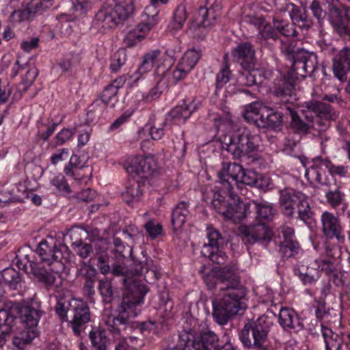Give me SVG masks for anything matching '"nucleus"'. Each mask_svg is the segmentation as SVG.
<instances>
[{
  "instance_id": "obj_6",
  "label": "nucleus",
  "mask_w": 350,
  "mask_h": 350,
  "mask_svg": "<svg viewBox=\"0 0 350 350\" xmlns=\"http://www.w3.org/2000/svg\"><path fill=\"white\" fill-rule=\"evenodd\" d=\"M3 310L7 311L9 316L13 317L14 321L8 327L10 328L9 332L5 334L0 332V336H5L13 331V325L16 319L13 314L17 312L18 317L25 326V329L14 336L13 345L18 349L22 350L38 336L37 325L41 317L40 311L31 307L28 304H17L12 307L11 310Z\"/></svg>"
},
{
  "instance_id": "obj_52",
  "label": "nucleus",
  "mask_w": 350,
  "mask_h": 350,
  "mask_svg": "<svg viewBox=\"0 0 350 350\" xmlns=\"http://www.w3.org/2000/svg\"><path fill=\"white\" fill-rule=\"evenodd\" d=\"M14 321L12 317L9 316V313L3 310H0V332L5 334L9 332L10 323Z\"/></svg>"
},
{
  "instance_id": "obj_9",
  "label": "nucleus",
  "mask_w": 350,
  "mask_h": 350,
  "mask_svg": "<svg viewBox=\"0 0 350 350\" xmlns=\"http://www.w3.org/2000/svg\"><path fill=\"white\" fill-rule=\"evenodd\" d=\"M180 338L182 349L168 350H234L230 342L219 347L217 336L211 331L204 332L200 336H196L193 331L184 332L180 334Z\"/></svg>"
},
{
  "instance_id": "obj_59",
  "label": "nucleus",
  "mask_w": 350,
  "mask_h": 350,
  "mask_svg": "<svg viewBox=\"0 0 350 350\" xmlns=\"http://www.w3.org/2000/svg\"><path fill=\"white\" fill-rule=\"evenodd\" d=\"M326 198L332 206H338L342 200V196L338 191H329L326 193Z\"/></svg>"
},
{
  "instance_id": "obj_24",
  "label": "nucleus",
  "mask_w": 350,
  "mask_h": 350,
  "mask_svg": "<svg viewBox=\"0 0 350 350\" xmlns=\"http://www.w3.org/2000/svg\"><path fill=\"white\" fill-rule=\"evenodd\" d=\"M284 241L280 243V252L283 257L289 258L298 253L299 246L294 241V230L291 227L284 226L282 228Z\"/></svg>"
},
{
  "instance_id": "obj_16",
  "label": "nucleus",
  "mask_w": 350,
  "mask_h": 350,
  "mask_svg": "<svg viewBox=\"0 0 350 350\" xmlns=\"http://www.w3.org/2000/svg\"><path fill=\"white\" fill-rule=\"evenodd\" d=\"M157 162L152 156H135L131 159L129 163L126 166L127 172L137 174L142 177H148L157 170Z\"/></svg>"
},
{
  "instance_id": "obj_21",
  "label": "nucleus",
  "mask_w": 350,
  "mask_h": 350,
  "mask_svg": "<svg viewBox=\"0 0 350 350\" xmlns=\"http://www.w3.org/2000/svg\"><path fill=\"white\" fill-rule=\"evenodd\" d=\"M52 5L50 0L32 1L27 10H15L11 15L14 22L20 23L30 18L31 14L44 11Z\"/></svg>"
},
{
  "instance_id": "obj_14",
  "label": "nucleus",
  "mask_w": 350,
  "mask_h": 350,
  "mask_svg": "<svg viewBox=\"0 0 350 350\" xmlns=\"http://www.w3.org/2000/svg\"><path fill=\"white\" fill-rule=\"evenodd\" d=\"M206 236L208 243L205 244L202 249L201 254L217 264H223L226 260V254L219 246L221 238L219 232L211 226L206 228Z\"/></svg>"
},
{
  "instance_id": "obj_41",
  "label": "nucleus",
  "mask_w": 350,
  "mask_h": 350,
  "mask_svg": "<svg viewBox=\"0 0 350 350\" xmlns=\"http://www.w3.org/2000/svg\"><path fill=\"white\" fill-rule=\"evenodd\" d=\"M142 194L140 185L138 183H133L126 187V190L122 193V197L128 204L138 202Z\"/></svg>"
},
{
  "instance_id": "obj_36",
  "label": "nucleus",
  "mask_w": 350,
  "mask_h": 350,
  "mask_svg": "<svg viewBox=\"0 0 350 350\" xmlns=\"http://www.w3.org/2000/svg\"><path fill=\"white\" fill-rule=\"evenodd\" d=\"M262 128H271L273 129H280L283 123V116L280 113L275 111L273 109L267 107V111L265 113L263 120L260 122Z\"/></svg>"
},
{
  "instance_id": "obj_48",
  "label": "nucleus",
  "mask_w": 350,
  "mask_h": 350,
  "mask_svg": "<svg viewBox=\"0 0 350 350\" xmlns=\"http://www.w3.org/2000/svg\"><path fill=\"white\" fill-rule=\"evenodd\" d=\"M126 61V52L125 49L118 50L112 57L111 68L113 71L118 70Z\"/></svg>"
},
{
  "instance_id": "obj_26",
  "label": "nucleus",
  "mask_w": 350,
  "mask_h": 350,
  "mask_svg": "<svg viewBox=\"0 0 350 350\" xmlns=\"http://www.w3.org/2000/svg\"><path fill=\"white\" fill-rule=\"evenodd\" d=\"M120 23L110 5L103 7L96 16V23L104 30L115 28Z\"/></svg>"
},
{
  "instance_id": "obj_56",
  "label": "nucleus",
  "mask_w": 350,
  "mask_h": 350,
  "mask_svg": "<svg viewBox=\"0 0 350 350\" xmlns=\"http://www.w3.org/2000/svg\"><path fill=\"white\" fill-rule=\"evenodd\" d=\"M69 156V151L67 148H61L57 150L51 157V162L53 165H57L58 163L65 161Z\"/></svg>"
},
{
  "instance_id": "obj_34",
  "label": "nucleus",
  "mask_w": 350,
  "mask_h": 350,
  "mask_svg": "<svg viewBox=\"0 0 350 350\" xmlns=\"http://www.w3.org/2000/svg\"><path fill=\"white\" fill-rule=\"evenodd\" d=\"M189 215L188 206L186 202L177 204L172 212V224L174 230L178 231L182 228Z\"/></svg>"
},
{
  "instance_id": "obj_50",
  "label": "nucleus",
  "mask_w": 350,
  "mask_h": 350,
  "mask_svg": "<svg viewBox=\"0 0 350 350\" xmlns=\"http://www.w3.org/2000/svg\"><path fill=\"white\" fill-rule=\"evenodd\" d=\"M2 277L3 280L11 286H14L21 281L19 273L12 268L3 270Z\"/></svg>"
},
{
  "instance_id": "obj_30",
  "label": "nucleus",
  "mask_w": 350,
  "mask_h": 350,
  "mask_svg": "<svg viewBox=\"0 0 350 350\" xmlns=\"http://www.w3.org/2000/svg\"><path fill=\"white\" fill-rule=\"evenodd\" d=\"M245 69V71L241 73L237 79L238 85L240 86H251L255 84L263 83L262 71L258 69ZM265 75V73H263Z\"/></svg>"
},
{
  "instance_id": "obj_13",
  "label": "nucleus",
  "mask_w": 350,
  "mask_h": 350,
  "mask_svg": "<svg viewBox=\"0 0 350 350\" xmlns=\"http://www.w3.org/2000/svg\"><path fill=\"white\" fill-rule=\"evenodd\" d=\"M335 267L331 260H315L305 270L304 267L299 270V277L305 285L314 284L319 278L321 272L330 275Z\"/></svg>"
},
{
  "instance_id": "obj_37",
  "label": "nucleus",
  "mask_w": 350,
  "mask_h": 350,
  "mask_svg": "<svg viewBox=\"0 0 350 350\" xmlns=\"http://www.w3.org/2000/svg\"><path fill=\"white\" fill-rule=\"evenodd\" d=\"M250 23L254 24L259 29V35L261 38L265 40L273 38L275 37V31L270 24L265 21V19L261 16H256L250 19Z\"/></svg>"
},
{
  "instance_id": "obj_43",
  "label": "nucleus",
  "mask_w": 350,
  "mask_h": 350,
  "mask_svg": "<svg viewBox=\"0 0 350 350\" xmlns=\"http://www.w3.org/2000/svg\"><path fill=\"white\" fill-rule=\"evenodd\" d=\"M88 170V167L85 163H82L80 157L77 155H72L70 159L69 163L65 167L64 172L66 176H74L78 171H85Z\"/></svg>"
},
{
  "instance_id": "obj_7",
  "label": "nucleus",
  "mask_w": 350,
  "mask_h": 350,
  "mask_svg": "<svg viewBox=\"0 0 350 350\" xmlns=\"http://www.w3.org/2000/svg\"><path fill=\"white\" fill-rule=\"evenodd\" d=\"M260 136L248 129L242 128L232 134H226L222 139L223 148L234 158L246 157L255 160L259 150Z\"/></svg>"
},
{
  "instance_id": "obj_18",
  "label": "nucleus",
  "mask_w": 350,
  "mask_h": 350,
  "mask_svg": "<svg viewBox=\"0 0 350 350\" xmlns=\"http://www.w3.org/2000/svg\"><path fill=\"white\" fill-rule=\"evenodd\" d=\"M323 231L327 238L336 237L339 242L344 241V235L339 220L329 212H324L321 215Z\"/></svg>"
},
{
  "instance_id": "obj_58",
  "label": "nucleus",
  "mask_w": 350,
  "mask_h": 350,
  "mask_svg": "<svg viewBox=\"0 0 350 350\" xmlns=\"http://www.w3.org/2000/svg\"><path fill=\"white\" fill-rule=\"evenodd\" d=\"M230 72L228 67H225L217 75V86L222 87L230 80Z\"/></svg>"
},
{
  "instance_id": "obj_35",
  "label": "nucleus",
  "mask_w": 350,
  "mask_h": 350,
  "mask_svg": "<svg viewBox=\"0 0 350 350\" xmlns=\"http://www.w3.org/2000/svg\"><path fill=\"white\" fill-rule=\"evenodd\" d=\"M154 81L157 84L146 96V101L158 98L168 84L177 83L172 81V76H154Z\"/></svg>"
},
{
  "instance_id": "obj_49",
  "label": "nucleus",
  "mask_w": 350,
  "mask_h": 350,
  "mask_svg": "<svg viewBox=\"0 0 350 350\" xmlns=\"http://www.w3.org/2000/svg\"><path fill=\"white\" fill-rule=\"evenodd\" d=\"M73 307L72 299H59L58 300L56 306V312L59 316L62 321H67V312L70 307Z\"/></svg>"
},
{
  "instance_id": "obj_15",
  "label": "nucleus",
  "mask_w": 350,
  "mask_h": 350,
  "mask_svg": "<svg viewBox=\"0 0 350 350\" xmlns=\"http://www.w3.org/2000/svg\"><path fill=\"white\" fill-rule=\"evenodd\" d=\"M202 55L201 51L190 49L186 51L179 59L176 68L171 72L173 82L184 79L194 68Z\"/></svg>"
},
{
  "instance_id": "obj_20",
  "label": "nucleus",
  "mask_w": 350,
  "mask_h": 350,
  "mask_svg": "<svg viewBox=\"0 0 350 350\" xmlns=\"http://www.w3.org/2000/svg\"><path fill=\"white\" fill-rule=\"evenodd\" d=\"M156 24H152L144 17L143 21L135 28L129 31L124 37V42L127 46H133L139 43Z\"/></svg>"
},
{
  "instance_id": "obj_44",
  "label": "nucleus",
  "mask_w": 350,
  "mask_h": 350,
  "mask_svg": "<svg viewBox=\"0 0 350 350\" xmlns=\"http://www.w3.org/2000/svg\"><path fill=\"white\" fill-rule=\"evenodd\" d=\"M50 185L60 193H69L71 191L65 177L62 174H53L50 178Z\"/></svg>"
},
{
  "instance_id": "obj_32",
  "label": "nucleus",
  "mask_w": 350,
  "mask_h": 350,
  "mask_svg": "<svg viewBox=\"0 0 350 350\" xmlns=\"http://www.w3.org/2000/svg\"><path fill=\"white\" fill-rule=\"evenodd\" d=\"M83 232V230L81 228L73 227L69 230L68 236L73 240L77 245L76 252L79 256L83 258H87L92 251L91 246L88 243H83L81 242V234Z\"/></svg>"
},
{
  "instance_id": "obj_19",
  "label": "nucleus",
  "mask_w": 350,
  "mask_h": 350,
  "mask_svg": "<svg viewBox=\"0 0 350 350\" xmlns=\"http://www.w3.org/2000/svg\"><path fill=\"white\" fill-rule=\"evenodd\" d=\"M232 55L243 69L254 68L256 61L255 53L250 43L245 42L239 44L233 49Z\"/></svg>"
},
{
  "instance_id": "obj_61",
  "label": "nucleus",
  "mask_w": 350,
  "mask_h": 350,
  "mask_svg": "<svg viewBox=\"0 0 350 350\" xmlns=\"http://www.w3.org/2000/svg\"><path fill=\"white\" fill-rule=\"evenodd\" d=\"M38 70L35 67L29 68L26 72L25 76L23 78V83L25 86H29L33 83L38 76Z\"/></svg>"
},
{
  "instance_id": "obj_29",
  "label": "nucleus",
  "mask_w": 350,
  "mask_h": 350,
  "mask_svg": "<svg viewBox=\"0 0 350 350\" xmlns=\"http://www.w3.org/2000/svg\"><path fill=\"white\" fill-rule=\"evenodd\" d=\"M112 3L109 5L112 6L115 14L119 20L124 21L129 18L134 12L135 2L134 0H111Z\"/></svg>"
},
{
  "instance_id": "obj_25",
  "label": "nucleus",
  "mask_w": 350,
  "mask_h": 350,
  "mask_svg": "<svg viewBox=\"0 0 350 350\" xmlns=\"http://www.w3.org/2000/svg\"><path fill=\"white\" fill-rule=\"evenodd\" d=\"M267 111V105L261 102H254L245 106L243 116L248 122L254 123L260 127V122L263 120Z\"/></svg>"
},
{
  "instance_id": "obj_63",
  "label": "nucleus",
  "mask_w": 350,
  "mask_h": 350,
  "mask_svg": "<svg viewBox=\"0 0 350 350\" xmlns=\"http://www.w3.org/2000/svg\"><path fill=\"white\" fill-rule=\"evenodd\" d=\"M72 9L80 13L86 12L90 8V5L88 1H82L81 0L72 1Z\"/></svg>"
},
{
  "instance_id": "obj_51",
  "label": "nucleus",
  "mask_w": 350,
  "mask_h": 350,
  "mask_svg": "<svg viewBox=\"0 0 350 350\" xmlns=\"http://www.w3.org/2000/svg\"><path fill=\"white\" fill-rule=\"evenodd\" d=\"M278 96L282 98L284 103L293 104L295 98L293 96V88L291 84H288L285 88L275 92Z\"/></svg>"
},
{
  "instance_id": "obj_47",
  "label": "nucleus",
  "mask_w": 350,
  "mask_h": 350,
  "mask_svg": "<svg viewBox=\"0 0 350 350\" xmlns=\"http://www.w3.org/2000/svg\"><path fill=\"white\" fill-rule=\"evenodd\" d=\"M187 18L186 12L185 8L183 7H178L174 15L173 21L171 23L172 28L178 31L180 29Z\"/></svg>"
},
{
  "instance_id": "obj_8",
  "label": "nucleus",
  "mask_w": 350,
  "mask_h": 350,
  "mask_svg": "<svg viewBox=\"0 0 350 350\" xmlns=\"http://www.w3.org/2000/svg\"><path fill=\"white\" fill-rule=\"evenodd\" d=\"M174 63V58L168 50H152L146 53L138 69L129 76V83L136 84L140 79L154 70V76H171L170 69Z\"/></svg>"
},
{
  "instance_id": "obj_23",
  "label": "nucleus",
  "mask_w": 350,
  "mask_h": 350,
  "mask_svg": "<svg viewBox=\"0 0 350 350\" xmlns=\"http://www.w3.org/2000/svg\"><path fill=\"white\" fill-rule=\"evenodd\" d=\"M128 80L129 83V76H122L114 80L110 85L105 88L101 96L102 101L110 107H113L118 102V92L119 88L122 86Z\"/></svg>"
},
{
  "instance_id": "obj_11",
  "label": "nucleus",
  "mask_w": 350,
  "mask_h": 350,
  "mask_svg": "<svg viewBox=\"0 0 350 350\" xmlns=\"http://www.w3.org/2000/svg\"><path fill=\"white\" fill-rule=\"evenodd\" d=\"M131 290V293L128 292L123 297L122 302L119 307L118 319L121 323H126L131 318L137 316L144 303V297L147 293L144 286L133 285Z\"/></svg>"
},
{
  "instance_id": "obj_40",
  "label": "nucleus",
  "mask_w": 350,
  "mask_h": 350,
  "mask_svg": "<svg viewBox=\"0 0 350 350\" xmlns=\"http://www.w3.org/2000/svg\"><path fill=\"white\" fill-rule=\"evenodd\" d=\"M89 336L93 350H107L106 346L107 339L104 331L92 330L90 332Z\"/></svg>"
},
{
  "instance_id": "obj_5",
  "label": "nucleus",
  "mask_w": 350,
  "mask_h": 350,
  "mask_svg": "<svg viewBox=\"0 0 350 350\" xmlns=\"http://www.w3.org/2000/svg\"><path fill=\"white\" fill-rule=\"evenodd\" d=\"M243 203L245 204L244 202ZM246 204H250V206L247 211V215L243 219L248 216L250 213V207L253 204L256 211V219L259 223L255 225H241L239 226V233L243 241L245 243L252 245L258 242L264 243L270 241L272 237V232L269 229L266 224L270 221L273 217L274 213L271 205L267 202H257L254 201ZM241 220L242 219L237 221V222ZM232 221L234 222V221Z\"/></svg>"
},
{
  "instance_id": "obj_31",
  "label": "nucleus",
  "mask_w": 350,
  "mask_h": 350,
  "mask_svg": "<svg viewBox=\"0 0 350 350\" xmlns=\"http://www.w3.org/2000/svg\"><path fill=\"white\" fill-rule=\"evenodd\" d=\"M279 323L284 329H296L301 327L297 313L293 309L288 308L280 309Z\"/></svg>"
},
{
  "instance_id": "obj_17",
  "label": "nucleus",
  "mask_w": 350,
  "mask_h": 350,
  "mask_svg": "<svg viewBox=\"0 0 350 350\" xmlns=\"http://www.w3.org/2000/svg\"><path fill=\"white\" fill-rule=\"evenodd\" d=\"M74 315L70 325L76 335H79L85 325L90 320L89 308L86 303L81 299H72Z\"/></svg>"
},
{
  "instance_id": "obj_2",
  "label": "nucleus",
  "mask_w": 350,
  "mask_h": 350,
  "mask_svg": "<svg viewBox=\"0 0 350 350\" xmlns=\"http://www.w3.org/2000/svg\"><path fill=\"white\" fill-rule=\"evenodd\" d=\"M241 172V165L224 163L218 173L220 186H216L213 191L204 196L205 200L209 202L217 213L225 219L234 221L245 217L250 206L241 202L232 191Z\"/></svg>"
},
{
  "instance_id": "obj_33",
  "label": "nucleus",
  "mask_w": 350,
  "mask_h": 350,
  "mask_svg": "<svg viewBox=\"0 0 350 350\" xmlns=\"http://www.w3.org/2000/svg\"><path fill=\"white\" fill-rule=\"evenodd\" d=\"M321 332L325 345V350L340 349L343 340L338 334L324 325L321 327Z\"/></svg>"
},
{
  "instance_id": "obj_27",
  "label": "nucleus",
  "mask_w": 350,
  "mask_h": 350,
  "mask_svg": "<svg viewBox=\"0 0 350 350\" xmlns=\"http://www.w3.org/2000/svg\"><path fill=\"white\" fill-rule=\"evenodd\" d=\"M301 192L293 189H286L280 191V204L282 212L287 216H292L295 207L298 203V196Z\"/></svg>"
},
{
  "instance_id": "obj_45",
  "label": "nucleus",
  "mask_w": 350,
  "mask_h": 350,
  "mask_svg": "<svg viewBox=\"0 0 350 350\" xmlns=\"http://www.w3.org/2000/svg\"><path fill=\"white\" fill-rule=\"evenodd\" d=\"M75 129L64 128L62 129L53 140L54 146H62L71 140L75 133Z\"/></svg>"
},
{
  "instance_id": "obj_1",
  "label": "nucleus",
  "mask_w": 350,
  "mask_h": 350,
  "mask_svg": "<svg viewBox=\"0 0 350 350\" xmlns=\"http://www.w3.org/2000/svg\"><path fill=\"white\" fill-rule=\"evenodd\" d=\"M204 281L210 288L218 284H226L225 287H219L224 291L221 297L213 301V315L219 324H225L230 316L237 314L246 308V291L240 284L234 269L226 267L219 269L215 268L204 278Z\"/></svg>"
},
{
  "instance_id": "obj_4",
  "label": "nucleus",
  "mask_w": 350,
  "mask_h": 350,
  "mask_svg": "<svg viewBox=\"0 0 350 350\" xmlns=\"http://www.w3.org/2000/svg\"><path fill=\"white\" fill-rule=\"evenodd\" d=\"M286 109L291 118V127L301 133H307L310 127L318 131L325 130L332 118L329 105L318 102L307 103L306 110L295 111L290 106H287Z\"/></svg>"
},
{
  "instance_id": "obj_3",
  "label": "nucleus",
  "mask_w": 350,
  "mask_h": 350,
  "mask_svg": "<svg viewBox=\"0 0 350 350\" xmlns=\"http://www.w3.org/2000/svg\"><path fill=\"white\" fill-rule=\"evenodd\" d=\"M37 254L40 262L33 268V274L40 281L51 286L64 268L62 259L66 258L65 255L68 256V248L65 245L57 247L56 240L49 237L39 243Z\"/></svg>"
},
{
  "instance_id": "obj_28",
  "label": "nucleus",
  "mask_w": 350,
  "mask_h": 350,
  "mask_svg": "<svg viewBox=\"0 0 350 350\" xmlns=\"http://www.w3.org/2000/svg\"><path fill=\"white\" fill-rule=\"evenodd\" d=\"M293 67L294 70L301 68L305 72L308 68L313 70L317 65V57L315 54L307 52L304 50H299L295 56L293 57Z\"/></svg>"
},
{
  "instance_id": "obj_53",
  "label": "nucleus",
  "mask_w": 350,
  "mask_h": 350,
  "mask_svg": "<svg viewBox=\"0 0 350 350\" xmlns=\"http://www.w3.org/2000/svg\"><path fill=\"white\" fill-rule=\"evenodd\" d=\"M79 275L87 280H93L96 275V269L88 263H83L79 270Z\"/></svg>"
},
{
  "instance_id": "obj_10",
  "label": "nucleus",
  "mask_w": 350,
  "mask_h": 350,
  "mask_svg": "<svg viewBox=\"0 0 350 350\" xmlns=\"http://www.w3.org/2000/svg\"><path fill=\"white\" fill-rule=\"evenodd\" d=\"M303 164L306 168L305 176L310 184L314 187L329 185L327 178L322 175L325 170H328L332 176H345L348 169L343 166H334L329 161L323 160L321 157H316Z\"/></svg>"
},
{
  "instance_id": "obj_55",
  "label": "nucleus",
  "mask_w": 350,
  "mask_h": 350,
  "mask_svg": "<svg viewBox=\"0 0 350 350\" xmlns=\"http://www.w3.org/2000/svg\"><path fill=\"white\" fill-rule=\"evenodd\" d=\"M18 190L23 192V200L30 199L31 201L37 206L42 204L41 197L37 194L33 193L31 191L25 189V186L21 185Z\"/></svg>"
},
{
  "instance_id": "obj_46",
  "label": "nucleus",
  "mask_w": 350,
  "mask_h": 350,
  "mask_svg": "<svg viewBox=\"0 0 350 350\" xmlns=\"http://www.w3.org/2000/svg\"><path fill=\"white\" fill-rule=\"evenodd\" d=\"M257 180V173L253 170H244L242 167V172L239 175L237 183V187H240V185H245L250 186H254Z\"/></svg>"
},
{
  "instance_id": "obj_57",
  "label": "nucleus",
  "mask_w": 350,
  "mask_h": 350,
  "mask_svg": "<svg viewBox=\"0 0 350 350\" xmlns=\"http://www.w3.org/2000/svg\"><path fill=\"white\" fill-rule=\"evenodd\" d=\"M288 9L289 10V15L291 18V21L294 24H296L304 20L303 14H301V10L295 5H288Z\"/></svg>"
},
{
  "instance_id": "obj_12",
  "label": "nucleus",
  "mask_w": 350,
  "mask_h": 350,
  "mask_svg": "<svg viewBox=\"0 0 350 350\" xmlns=\"http://www.w3.org/2000/svg\"><path fill=\"white\" fill-rule=\"evenodd\" d=\"M268 329L266 317L262 316L255 322L245 324L239 334V338L245 347H260L267 340Z\"/></svg>"
},
{
  "instance_id": "obj_64",
  "label": "nucleus",
  "mask_w": 350,
  "mask_h": 350,
  "mask_svg": "<svg viewBox=\"0 0 350 350\" xmlns=\"http://www.w3.org/2000/svg\"><path fill=\"white\" fill-rule=\"evenodd\" d=\"M96 196V193L94 190L87 189L82 191L77 196L78 199L84 202H90L93 200Z\"/></svg>"
},
{
  "instance_id": "obj_38",
  "label": "nucleus",
  "mask_w": 350,
  "mask_h": 350,
  "mask_svg": "<svg viewBox=\"0 0 350 350\" xmlns=\"http://www.w3.org/2000/svg\"><path fill=\"white\" fill-rule=\"evenodd\" d=\"M200 12H203V19L202 21L204 27H210L215 24L216 19L221 14V7L219 5L216 4L211 6L207 9L201 8Z\"/></svg>"
},
{
  "instance_id": "obj_60",
  "label": "nucleus",
  "mask_w": 350,
  "mask_h": 350,
  "mask_svg": "<svg viewBox=\"0 0 350 350\" xmlns=\"http://www.w3.org/2000/svg\"><path fill=\"white\" fill-rule=\"evenodd\" d=\"M332 68L335 76L340 81L344 80L345 77V71L344 69L345 64L341 62L340 61L334 59Z\"/></svg>"
},
{
  "instance_id": "obj_62",
  "label": "nucleus",
  "mask_w": 350,
  "mask_h": 350,
  "mask_svg": "<svg viewBox=\"0 0 350 350\" xmlns=\"http://www.w3.org/2000/svg\"><path fill=\"white\" fill-rule=\"evenodd\" d=\"M99 291L103 296L111 297L112 295V289L110 281L107 279L100 280Z\"/></svg>"
},
{
  "instance_id": "obj_22",
  "label": "nucleus",
  "mask_w": 350,
  "mask_h": 350,
  "mask_svg": "<svg viewBox=\"0 0 350 350\" xmlns=\"http://www.w3.org/2000/svg\"><path fill=\"white\" fill-rule=\"evenodd\" d=\"M200 104L199 100L193 99L189 104L183 103L175 107L170 112L169 116L174 121L175 124H184L193 112L198 108Z\"/></svg>"
},
{
  "instance_id": "obj_54",
  "label": "nucleus",
  "mask_w": 350,
  "mask_h": 350,
  "mask_svg": "<svg viewBox=\"0 0 350 350\" xmlns=\"http://www.w3.org/2000/svg\"><path fill=\"white\" fill-rule=\"evenodd\" d=\"M146 230L152 238H155L162 232L161 225L154 221H149L145 225Z\"/></svg>"
},
{
  "instance_id": "obj_39",
  "label": "nucleus",
  "mask_w": 350,
  "mask_h": 350,
  "mask_svg": "<svg viewBox=\"0 0 350 350\" xmlns=\"http://www.w3.org/2000/svg\"><path fill=\"white\" fill-rule=\"evenodd\" d=\"M297 206L299 217L301 220L306 221L312 217V212L309 205L308 198L301 192L298 196V203Z\"/></svg>"
},
{
  "instance_id": "obj_42",
  "label": "nucleus",
  "mask_w": 350,
  "mask_h": 350,
  "mask_svg": "<svg viewBox=\"0 0 350 350\" xmlns=\"http://www.w3.org/2000/svg\"><path fill=\"white\" fill-rule=\"evenodd\" d=\"M168 3V0H150V5L145 9V14L144 17L147 18L148 21H151L152 24L157 23V16L159 13L158 5L159 3L165 5Z\"/></svg>"
}]
</instances>
